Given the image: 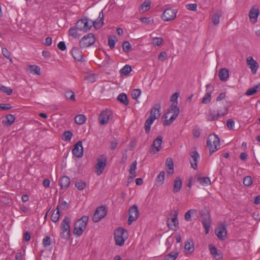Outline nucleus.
I'll return each instance as SVG.
<instances>
[{
  "mask_svg": "<svg viewBox=\"0 0 260 260\" xmlns=\"http://www.w3.org/2000/svg\"><path fill=\"white\" fill-rule=\"evenodd\" d=\"M151 6V2L150 1H145L141 5L139 11L141 13L145 12L150 9Z\"/></svg>",
  "mask_w": 260,
  "mask_h": 260,
  "instance_id": "nucleus-36",
  "label": "nucleus"
},
{
  "mask_svg": "<svg viewBox=\"0 0 260 260\" xmlns=\"http://www.w3.org/2000/svg\"><path fill=\"white\" fill-rule=\"evenodd\" d=\"M51 244L50 238L48 236L45 237L43 240V244L45 247H47Z\"/></svg>",
  "mask_w": 260,
  "mask_h": 260,
  "instance_id": "nucleus-56",
  "label": "nucleus"
},
{
  "mask_svg": "<svg viewBox=\"0 0 260 260\" xmlns=\"http://www.w3.org/2000/svg\"><path fill=\"white\" fill-rule=\"evenodd\" d=\"M86 186V183L82 180L78 181L75 183V187L79 190H83Z\"/></svg>",
  "mask_w": 260,
  "mask_h": 260,
  "instance_id": "nucleus-45",
  "label": "nucleus"
},
{
  "mask_svg": "<svg viewBox=\"0 0 260 260\" xmlns=\"http://www.w3.org/2000/svg\"><path fill=\"white\" fill-rule=\"evenodd\" d=\"M66 98L72 101H75L74 93L72 91H67L64 93Z\"/></svg>",
  "mask_w": 260,
  "mask_h": 260,
  "instance_id": "nucleus-53",
  "label": "nucleus"
},
{
  "mask_svg": "<svg viewBox=\"0 0 260 260\" xmlns=\"http://www.w3.org/2000/svg\"><path fill=\"white\" fill-rule=\"evenodd\" d=\"M73 136V134L70 131H66L63 133L62 135V140L67 141L69 142L71 140Z\"/></svg>",
  "mask_w": 260,
  "mask_h": 260,
  "instance_id": "nucleus-42",
  "label": "nucleus"
},
{
  "mask_svg": "<svg viewBox=\"0 0 260 260\" xmlns=\"http://www.w3.org/2000/svg\"><path fill=\"white\" fill-rule=\"evenodd\" d=\"M161 106L159 103L156 104L152 107L150 111V116L147 118L145 123V129L146 133H149L151 125L156 119H158L160 115Z\"/></svg>",
  "mask_w": 260,
  "mask_h": 260,
  "instance_id": "nucleus-1",
  "label": "nucleus"
},
{
  "mask_svg": "<svg viewBox=\"0 0 260 260\" xmlns=\"http://www.w3.org/2000/svg\"><path fill=\"white\" fill-rule=\"evenodd\" d=\"M165 173L164 171L160 172L158 175L156 179L157 185L160 186L164 183L165 180Z\"/></svg>",
  "mask_w": 260,
  "mask_h": 260,
  "instance_id": "nucleus-40",
  "label": "nucleus"
},
{
  "mask_svg": "<svg viewBox=\"0 0 260 260\" xmlns=\"http://www.w3.org/2000/svg\"><path fill=\"white\" fill-rule=\"evenodd\" d=\"M209 250L211 254L216 259H220L221 257V253L218 250L212 245H209Z\"/></svg>",
  "mask_w": 260,
  "mask_h": 260,
  "instance_id": "nucleus-27",
  "label": "nucleus"
},
{
  "mask_svg": "<svg viewBox=\"0 0 260 260\" xmlns=\"http://www.w3.org/2000/svg\"><path fill=\"white\" fill-rule=\"evenodd\" d=\"M207 145L211 154L219 149L220 140L216 135L210 134L208 138Z\"/></svg>",
  "mask_w": 260,
  "mask_h": 260,
  "instance_id": "nucleus-2",
  "label": "nucleus"
},
{
  "mask_svg": "<svg viewBox=\"0 0 260 260\" xmlns=\"http://www.w3.org/2000/svg\"><path fill=\"white\" fill-rule=\"evenodd\" d=\"M162 142V137L160 136H158L154 141L152 144V152L155 154L160 151L161 145Z\"/></svg>",
  "mask_w": 260,
  "mask_h": 260,
  "instance_id": "nucleus-19",
  "label": "nucleus"
},
{
  "mask_svg": "<svg viewBox=\"0 0 260 260\" xmlns=\"http://www.w3.org/2000/svg\"><path fill=\"white\" fill-rule=\"evenodd\" d=\"M122 48L123 51L126 53L129 52L132 50L131 44L127 41H125L123 43Z\"/></svg>",
  "mask_w": 260,
  "mask_h": 260,
  "instance_id": "nucleus-46",
  "label": "nucleus"
},
{
  "mask_svg": "<svg viewBox=\"0 0 260 260\" xmlns=\"http://www.w3.org/2000/svg\"><path fill=\"white\" fill-rule=\"evenodd\" d=\"M218 76L221 81H226L229 78V70L225 68L220 69L218 73Z\"/></svg>",
  "mask_w": 260,
  "mask_h": 260,
  "instance_id": "nucleus-25",
  "label": "nucleus"
},
{
  "mask_svg": "<svg viewBox=\"0 0 260 260\" xmlns=\"http://www.w3.org/2000/svg\"><path fill=\"white\" fill-rule=\"evenodd\" d=\"M85 78L86 80H87L88 82L93 83L95 81L96 78L95 75L93 73H90L86 74L85 76Z\"/></svg>",
  "mask_w": 260,
  "mask_h": 260,
  "instance_id": "nucleus-48",
  "label": "nucleus"
},
{
  "mask_svg": "<svg viewBox=\"0 0 260 260\" xmlns=\"http://www.w3.org/2000/svg\"><path fill=\"white\" fill-rule=\"evenodd\" d=\"M163 42V39L162 38L159 37H155L152 40V42L154 45L155 46H160Z\"/></svg>",
  "mask_w": 260,
  "mask_h": 260,
  "instance_id": "nucleus-55",
  "label": "nucleus"
},
{
  "mask_svg": "<svg viewBox=\"0 0 260 260\" xmlns=\"http://www.w3.org/2000/svg\"><path fill=\"white\" fill-rule=\"evenodd\" d=\"M259 14V10L257 9L252 8L250 10L249 16L251 22L255 23Z\"/></svg>",
  "mask_w": 260,
  "mask_h": 260,
  "instance_id": "nucleus-28",
  "label": "nucleus"
},
{
  "mask_svg": "<svg viewBox=\"0 0 260 260\" xmlns=\"http://www.w3.org/2000/svg\"><path fill=\"white\" fill-rule=\"evenodd\" d=\"M202 224L205 230V234H208L209 232L211 223V215L207 213L202 216Z\"/></svg>",
  "mask_w": 260,
  "mask_h": 260,
  "instance_id": "nucleus-15",
  "label": "nucleus"
},
{
  "mask_svg": "<svg viewBox=\"0 0 260 260\" xmlns=\"http://www.w3.org/2000/svg\"><path fill=\"white\" fill-rule=\"evenodd\" d=\"M95 166V172L100 176L103 172L107 165V157L105 155H100L97 159Z\"/></svg>",
  "mask_w": 260,
  "mask_h": 260,
  "instance_id": "nucleus-8",
  "label": "nucleus"
},
{
  "mask_svg": "<svg viewBox=\"0 0 260 260\" xmlns=\"http://www.w3.org/2000/svg\"><path fill=\"white\" fill-rule=\"evenodd\" d=\"M15 117L13 115L8 114L5 116V119L2 121L3 125L9 126H11L15 121Z\"/></svg>",
  "mask_w": 260,
  "mask_h": 260,
  "instance_id": "nucleus-26",
  "label": "nucleus"
},
{
  "mask_svg": "<svg viewBox=\"0 0 260 260\" xmlns=\"http://www.w3.org/2000/svg\"><path fill=\"white\" fill-rule=\"evenodd\" d=\"M252 182H253L252 179L249 176L245 177L243 179V181L244 185L246 186H250L252 184Z\"/></svg>",
  "mask_w": 260,
  "mask_h": 260,
  "instance_id": "nucleus-50",
  "label": "nucleus"
},
{
  "mask_svg": "<svg viewBox=\"0 0 260 260\" xmlns=\"http://www.w3.org/2000/svg\"><path fill=\"white\" fill-rule=\"evenodd\" d=\"M86 120V118L85 116L83 114L78 115L75 117V123L79 125L84 124Z\"/></svg>",
  "mask_w": 260,
  "mask_h": 260,
  "instance_id": "nucleus-35",
  "label": "nucleus"
},
{
  "mask_svg": "<svg viewBox=\"0 0 260 260\" xmlns=\"http://www.w3.org/2000/svg\"><path fill=\"white\" fill-rule=\"evenodd\" d=\"M95 42V38L94 35L91 34L84 36L79 42L80 48H86L93 45Z\"/></svg>",
  "mask_w": 260,
  "mask_h": 260,
  "instance_id": "nucleus-7",
  "label": "nucleus"
},
{
  "mask_svg": "<svg viewBox=\"0 0 260 260\" xmlns=\"http://www.w3.org/2000/svg\"><path fill=\"white\" fill-rule=\"evenodd\" d=\"M137 168V162L136 161H134L129 167V173L131 175L130 178L133 179L136 176L135 174V171Z\"/></svg>",
  "mask_w": 260,
  "mask_h": 260,
  "instance_id": "nucleus-39",
  "label": "nucleus"
},
{
  "mask_svg": "<svg viewBox=\"0 0 260 260\" xmlns=\"http://www.w3.org/2000/svg\"><path fill=\"white\" fill-rule=\"evenodd\" d=\"M193 134L194 137L199 138L200 136V130L198 127H195L193 129Z\"/></svg>",
  "mask_w": 260,
  "mask_h": 260,
  "instance_id": "nucleus-62",
  "label": "nucleus"
},
{
  "mask_svg": "<svg viewBox=\"0 0 260 260\" xmlns=\"http://www.w3.org/2000/svg\"><path fill=\"white\" fill-rule=\"evenodd\" d=\"M70 219L66 216L62 221L60 228L61 229L60 237L62 238L67 239L70 236Z\"/></svg>",
  "mask_w": 260,
  "mask_h": 260,
  "instance_id": "nucleus-6",
  "label": "nucleus"
},
{
  "mask_svg": "<svg viewBox=\"0 0 260 260\" xmlns=\"http://www.w3.org/2000/svg\"><path fill=\"white\" fill-rule=\"evenodd\" d=\"M178 251L174 250L172 251L170 253L166 255L164 260H175L178 255Z\"/></svg>",
  "mask_w": 260,
  "mask_h": 260,
  "instance_id": "nucleus-37",
  "label": "nucleus"
},
{
  "mask_svg": "<svg viewBox=\"0 0 260 260\" xmlns=\"http://www.w3.org/2000/svg\"><path fill=\"white\" fill-rule=\"evenodd\" d=\"M72 54L74 59L79 61H85L82 51L78 47H73L72 49Z\"/></svg>",
  "mask_w": 260,
  "mask_h": 260,
  "instance_id": "nucleus-20",
  "label": "nucleus"
},
{
  "mask_svg": "<svg viewBox=\"0 0 260 260\" xmlns=\"http://www.w3.org/2000/svg\"><path fill=\"white\" fill-rule=\"evenodd\" d=\"M197 210L194 209H190L185 214L184 218L186 221L191 220V215L196 213Z\"/></svg>",
  "mask_w": 260,
  "mask_h": 260,
  "instance_id": "nucleus-51",
  "label": "nucleus"
},
{
  "mask_svg": "<svg viewBox=\"0 0 260 260\" xmlns=\"http://www.w3.org/2000/svg\"><path fill=\"white\" fill-rule=\"evenodd\" d=\"M2 53L3 55L7 58H10L11 57V53L7 48H5L2 49Z\"/></svg>",
  "mask_w": 260,
  "mask_h": 260,
  "instance_id": "nucleus-60",
  "label": "nucleus"
},
{
  "mask_svg": "<svg viewBox=\"0 0 260 260\" xmlns=\"http://www.w3.org/2000/svg\"><path fill=\"white\" fill-rule=\"evenodd\" d=\"M60 215L59 206H57L51 215V220L54 222H57L59 219Z\"/></svg>",
  "mask_w": 260,
  "mask_h": 260,
  "instance_id": "nucleus-32",
  "label": "nucleus"
},
{
  "mask_svg": "<svg viewBox=\"0 0 260 260\" xmlns=\"http://www.w3.org/2000/svg\"><path fill=\"white\" fill-rule=\"evenodd\" d=\"M107 213L106 208L101 206L97 208L92 217L94 222H99L102 218H104Z\"/></svg>",
  "mask_w": 260,
  "mask_h": 260,
  "instance_id": "nucleus-11",
  "label": "nucleus"
},
{
  "mask_svg": "<svg viewBox=\"0 0 260 260\" xmlns=\"http://www.w3.org/2000/svg\"><path fill=\"white\" fill-rule=\"evenodd\" d=\"M132 70L131 66L128 64H126L120 70V73L121 74L127 75L131 73Z\"/></svg>",
  "mask_w": 260,
  "mask_h": 260,
  "instance_id": "nucleus-41",
  "label": "nucleus"
},
{
  "mask_svg": "<svg viewBox=\"0 0 260 260\" xmlns=\"http://www.w3.org/2000/svg\"><path fill=\"white\" fill-rule=\"evenodd\" d=\"M191 159L190 160V162L191 167L196 170L198 168V162L200 157L199 154L196 151H194L190 153Z\"/></svg>",
  "mask_w": 260,
  "mask_h": 260,
  "instance_id": "nucleus-21",
  "label": "nucleus"
},
{
  "mask_svg": "<svg viewBox=\"0 0 260 260\" xmlns=\"http://www.w3.org/2000/svg\"><path fill=\"white\" fill-rule=\"evenodd\" d=\"M12 108V106L9 104H1L0 108L3 110H6L10 109Z\"/></svg>",
  "mask_w": 260,
  "mask_h": 260,
  "instance_id": "nucleus-61",
  "label": "nucleus"
},
{
  "mask_svg": "<svg viewBox=\"0 0 260 260\" xmlns=\"http://www.w3.org/2000/svg\"><path fill=\"white\" fill-rule=\"evenodd\" d=\"M0 90L2 92L5 93L9 95L12 94L13 92V90L12 88H11L9 87H7L5 86H1L0 87Z\"/></svg>",
  "mask_w": 260,
  "mask_h": 260,
  "instance_id": "nucleus-47",
  "label": "nucleus"
},
{
  "mask_svg": "<svg viewBox=\"0 0 260 260\" xmlns=\"http://www.w3.org/2000/svg\"><path fill=\"white\" fill-rule=\"evenodd\" d=\"M179 108L177 106V103H172L168 109L167 114L173 113V115L168 120L164 121V125H169L171 124L176 119L179 114Z\"/></svg>",
  "mask_w": 260,
  "mask_h": 260,
  "instance_id": "nucleus-4",
  "label": "nucleus"
},
{
  "mask_svg": "<svg viewBox=\"0 0 260 260\" xmlns=\"http://www.w3.org/2000/svg\"><path fill=\"white\" fill-rule=\"evenodd\" d=\"M114 238L116 244L120 246H122L127 238L126 231L122 228H118L115 231Z\"/></svg>",
  "mask_w": 260,
  "mask_h": 260,
  "instance_id": "nucleus-5",
  "label": "nucleus"
},
{
  "mask_svg": "<svg viewBox=\"0 0 260 260\" xmlns=\"http://www.w3.org/2000/svg\"><path fill=\"white\" fill-rule=\"evenodd\" d=\"M73 154L78 158L82 157L83 155V148L82 141L76 143L72 150Z\"/></svg>",
  "mask_w": 260,
  "mask_h": 260,
  "instance_id": "nucleus-14",
  "label": "nucleus"
},
{
  "mask_svg": "<svg viewBox=\"0 0 260 260\" xmlns=\"http://www.w3.org/2000/svg\"><path fill=\"white\" fill-rule=\"evenodd\" d=\"M139 216L138 208L136 205H134L129 209V217L128 219V224L131 225L134 221L137 219Z\"/></svg>",
  "mask_w": 260,
  "mask_h": 260,
  "instance_id": "nucleus-12",
  "label": "nucleus"
},
{
  "mask_svg": "<svg viewBox=\"0 0 260 260\" xmlns=\"http://www.w3.org/2000/svg\"><path fill=\"white\" fill-rule=\"evenodd\" d=\"M260 90V83L253 87L249 88L246 91L245 94L247 96L254 94L258 90Z\"/></svg>",
  "mask_w": 260,
  "mask_h": 260,
  "instance_id": "nucleus-33",
  "label": "nucleus"
},
{
  "mask_svg": "<svg viewBox=\"0 0 260 260\" xmlns=\"http://www.w3.org/2000/svg\"><path fill=\"white\" fill-rule=\"evenodd\" d=\"M197 181L203 186L209 185L211 183L210 178L207 177L198 176L197 177Z\"/></svg>",
  "mask_w": 260,
  "mask_h": 260,
  "instance_id": "nucleus-30",
  "label": "nucleus"
},
{
  "mask_svg": "<svg viewBox=\"0 0 260 260\" xmlns=\"http://www.w3.org/2000/svg\"><path fill=\"white\" fill-rule=\"evenodd\" d=\"M220 17L221 15L217 13L213 15L212 17V21L214 25H217L219 23Z\"/></svg>",
  "mask_w": 260,
  "mask_h": 260,
  "instance_id": "nucleus-52",
  "label": "nucleus"
},
{
  "mask_svg": "<svg viewBox=\"0 0 260 260\" xmlns=\"http://www.w3.org/2000/svg\"><path fill=\"white\" fill-rule=\"evenodd\" d=\"M57 47L61 51H64L66 49V45L64 42L60 41L57 45Z\"/></svg>",
  "mask_w": 260,
  "mask_h": 260,
  "instance_id": "nucleus-63",
  "label": "nucleus"
},
{
  "mask_svg": "<svg viewBox=\"0 0 260 260\" xmlns=\"http://www.w3.org/2000/svg\"><path fill=\"white\" fill-rule=\"evenodd\" d=\"M215 233L218 238L220 240H224L226 236V229L224 224L218 225L215 230Z\"/></svg>",
  "mask_w": 260,
  "mask_h": 260,
  "instance_id": "nucleus-16",
  "label": "nucleus"
},
{
  "mask_svg": "<svg viewBox=\"0 0 260 260\" xmlns=\"http://www.w3.org/2000/svg\"><path fill=\"white\" fill-rule=\"evenodd\" d=\"M167 57V53L166 52H161L160 53L158 56V59L162 61H164Z\"/></svg>",
  "mask_w": 260,
  "mask_h": 260,
  "instance_id": "nucleus-64",
  "label": "nucleus"
},
{
  "mask_svg": "<svg viewBox=\"0 0 260 260\" xmlns=\"http://www.w3.org/2000/svg\"><path fill=\"white\" fill-rule=\"evenodd\" d=\"M206 93L203 98L202 103L204 104H207L210 102L211 99V94L213 91V87L210 84L206 85Z\"/></svg>",
  "mask_w": 260,
  "mask_h": 260,
  "instance_id": "nucleus-17",
  "label": "nucleus"
},
{
  "mask_svg": "<svg viewBox=\"0 0 260 260\" xmlns=\"http://www.w3.org/2000/svg\"><path fill=\"white\" fill-rule=\"evenodd\" d=\"M70 183V178L67 176L61 177L59 180V184L61 189H66L68 188Z\"/></svg>",
  "mask_w": 260,
  "mask_h": 260,
  "instance_id": "nucleus-23",
  "label": "nucleus"
},
{
  "mask_svg": "<svg viewBox=\"0 0 260 260\" xmlns=\"http://www.w3.org/2000/svg\"><path fill=\"white\" fill-rule=\"evenodd\" d=\"M235 125V122L232 119H228L226 122V126L230 129H233Z\"/></svg>",
  "mask_w": 260,
  "mask_h": 260,
  "instance_id": "nucleus-58",
  "label": "nucleus"
},
{
  "mask_svg": "<svg viewBox=\"0 0 260 260\" xmlns=\"http://www.w3.org/2000/svg\"><path fill=\"white\" fill-rule=\"evenodd\" d=\"M92 26V25L89 24L88 19L87 18L81 19L78 20L76 24V27L79 30H83L84 31H87L89 30Z\"/></svg>",
  "mask_w": 260,
  "mask_h": 260,
  "instance_id": "nucleus-10",
  "label": "nucleus"
},
{
  "mask_svg": "<svg viewBox=\"0 0 260 260\" xmlns=\"http://www.w3.org/2000/svg\"><path fill=\"white\" fill-rule=\"evenodd\" d=\"M116 41L117 40L115 36H110L108 37V45L110 49L114 48Z\"/></svg>",
  "mask_w": 260,
  "mask_h": 260,
  "instance_id": "nucleus-44",
  "label": "nucleus"
},
{
  "mask_svg": "<svg viewBox=\"0 0 260 260\" xmlns=\"http://www.w3.org/2000/svg\"><path fill=\"white\" fill-rule=\"evenodd\" d=\"M88 221V217L83 216L75 224L74 233L78 236H80L86 229V225Z\"/></svg>",
  "mask_w": 260,
  "mask_h": 260,
  "instance_id": "nucleus-3",
  "label": "nucleus"
},
{
  "mask_svg": "<svg viewBox=\"0 0 260 260\" xmlns=\"http://www.w3.org/2000/svg\"><path fill=\"white\" fill-rule=\"evenodd\" d=\"M179 96V93L178 92H175V93L173 94L172 96H171V102H172V103H177V99Z\"/></svg>",
  "mask_w": 260,
  "mask_h": 260,
  "instance_id": "nucleus-59",
  "label": "nucleus"
},
{
  "mask_svg": "<svg viewBox=\"0 0 260 260\" xmlns=\"http://www.w3.org/2000/svg\"><path fill=\"white\" fill-rule=\"evenodd\" d=\"M28 71L32 74L40 75V68L36 65H30L28 67Z\"/></svg>",
  "mask_w": 260,
  "mask_h": 260,
  "instance_id": "nucleus-34",
  "label": "nucleus"
},
{
  "mask_svg": "<svg viewBox=\"0 0 260 260\" xmlns=\"http://www.w3.org/2000/svg\"><path fill=\"white\" fill-rule=\"evenodd\" d=\"M141 91L139 89H134L132 92V97L134 100H137L141 95Z\"/></svg>",
  "mask_w": 260,
  "mask_h": 260,
  "instance_id": "nucleus-49",
  "label": "nucleus"
},
{
  "mask_svg": "<svg viewBox=\"0 0 260 260\" xmlns=\"http://www.w3.org/2000/svg\"><path fill=\"white\" fill-rule=\"evenodd\" d=\"M186 7L189 10L196 11L197 9V5L196 4H189L186 6Z\"/></svg>",
  "mask_w": 260,
  "mask_h": 260,
  "instance_id": "nucleus-57",
  "label": "nucleus"
},
{
  "mask_svg": "<svg viewBox=\"0 0 260 260\" xmlns=\"http://www.w3.org/2000/svg\"><path fill=\"white\" fill-rule=\"evenodd\" d=\"M182 186V182L181 179L179 177L177 178L174 182L173 191L174 193L178 192Z\"/></svg>",
  "mask_w": 260,
  "mask_h": 260,
  "instance_id": "nucleus-29",
  "label": "nucleus"
},
{
  "mask_svg": "<svg viewBox=\"0 0 260 260\" xmlns=\"http://www.w3.org/2000/svg\"><path fill=\"white\" fill-rule=\"evenodd\" d=\"M112 117V112L110 110L106 109L103 111L99 115L98 120L100 125L107 124L109 120Z\"/></svg>",
  "mask_w": 260,
  "mask_h": 260,
  "instance_id": "nucleus-9",
  "label": "nucleus"
},
{
  "mask_svg": "<svg viewBox=\"0 0 260 260\" xmlns=\"http://www.w3.org/2000/svg\"><path fill=\"white\" fill-rule=\"evenodd\" d=\"M184 248L188 252H192L193 251L194 247L192 241L189 240L186 241L184 245Z\"/></svg>",
  "mask_w": 260,
  "mask_h": 260,
  "instance_id": "nucleus-43",
  "label": "nucleus"
},
{
  "mask_svg": "<svg viewBox=\"0 0 260 260\" xmlns=\"http://www.w3.org/2000/svg\"><path fill=\"white\" fill-rule=\"evenodd\" d=\"M79 29L75 26L71 27L69 30V35L72 36L74 38H78L80 35L78 32Z\"/></svg>",
  "mask_w": 260,
  "mask_h": 260,
  "instance_id": "nucleus-31",
  "label": "nucleus"
},
{
  "mask_svg": "<svg viewBox=\"0 0 260 260\" xmlns=\"http://www.w3.org/2000/svg\"><path fill=\"white\" fill-rule=\"evenodd\" d=\"M117 100L125 106H127L128 104L127 95L124 93L119 94L117 96Z\"/></svg>",
  "mask_w": 260,
  "mask_h": 260,
  "instance_id": "nucleus-38",
  "label": "nucleus"
},
{
  "mask_svg": "<svg viewBox=\"0 0 260 260\" xmlns=\"http://www.w3.org/2000/svg\"><path fill=\"white\" fill-rule=\"evenodd\" d=\"M178 212L177 211H174V217L172 218V222L175 228L177 227L179 224L178 218Z\"/></svg>",
  "mask_w": 260,
  "mask_h": 260,
  "instance_id": "nucleus-54",
  "label": "nucleus"
},
{
  "mask_svg": "<svg viewBox=\"0 0 260 260\" xmlns=\"http://www.w3.org/2000/svg\"><path fill=\"white\" fill-rule=\"evenodd\" d=\"M103 17L104 15L102 11L99 13V18L94 21L91 22V24H92L96 29L100 28L104 24Z\"/></svg>",
  "mask_w": 260,
  "mask_h": 260,
  "instance_id": "nucleus-22",
  "label": "nucleus"
},
{
  "mask_svg": "<svg viewBox=\"0 0 260 260\" xmlns=\"http://www.w3.org/2000/svg\"><path fill=\"white\" fill-rule=\"evenodd\" d=\"M247 64L251 69L253 74H255L259 67L258 63L252 57H248L247 59Z\"/></svg>",
  "mask_w": 260,
  "mask_h": 260,
  "instance_id": "nucleus-18",
  "label": "nucleus"
},
{
  "mask_svg": "<svg viewBox=\"0 0 260 260\" xmlns=\"http://www.w3.org/2000/svg\"><path fill=\"white\" fill-rule=\"evenodd\" d=\"M176 14L177 11L176 10L167 9L164 12L161 18L165 21H171L176 18Z\"/></svg>",
  "mask_w": 260,
  "mask_h": 260,
  "instance_id": "nucleus-13",
  "label": "nucleus"
},
{
  "mask_svg": "<svg viewBox=\"0 0 260 260\" xmlns=\"http://www.w3.org/2000/svg\"><path fill=\"white\" fill-rule=\"evenodd\" d=\"M166 166L167 173L172 175L174 173V164L172 159L171 158H167L166 161Z\"/></svg>",
  "mask_w": 260,
  "mask_h": 260,
  "instance_id": "nucleus-24",
  "label": "nucleus"
}]
</instances>
